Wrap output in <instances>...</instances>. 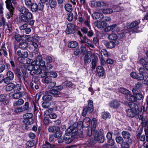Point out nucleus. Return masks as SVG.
I'll return each mask as SVG.
<instances>
[{"instance_id": "c85d7f7f", "label": "nucleus", "mask_w": 148, "mask_h": 148, "mask_svg": "<svg viewBox=\"0 0 148 148\" xmlns=\"http://www.w3.org/2000/svg\"><path fill=\"white\" fill-rule=\"evenodd\" d=\"M130 93V92L126 95V98L130 101L133 102L136 101V99H135L134 95L133 96Z\"/></svg>"}, {"instance_id": "ddd939ff", "label": "nucleus", "mask_w": 148, "mask_h": 148, "mask_svg": "<svg viewBox=\"0 0 148 148\" xmlns=\"http://www.w3.org/2000/svg\"><path fill=\"white\" fill-rule=\"evenodd\" d=\"M67 29L66 30V33L67 34L73 33L75 32V26L74 24L68 23L67 25Z\"/></svg>"}, {"instance_id": "6ab92c4d", "label": "nucleus", "mask_w": 148, "mask_h": 148, "mask_svg": "<svg viewBox=\"0 0 148 148\" xmlns=\"http://www.w3.org/2000/svg\"><path fill=\"white\" fill-rule=\"evenodd\" d=\"M94 24L99 29L103 28L106 25V23L102 21L98 22L97 21H95L94 22Z\"/></svg>"}, {"instance_id": "774afa93", "label": "nucleus", "mask_w": 148, "mask_h": 148, "mask_svg": "<svg viewBox=\"0 0 148 148\" xmlns=\"http://www.w3.org/2000/svg\"><path fill=\"white\" fill-rule=\"evenodd\" d=\"M14 88L16 90L18 91H19L21 88V85L20 84H17L16 85H15Z\"/></svg>"}, {"instance_id": "4d7b16f0", "label": "nucleus", "mask_w": 148, "mask_h": 148, "mask_svg": "<svg viewBox=\"0 0 148 148\" xmlns=\"http://www.w3.org/2000/svg\"><path fill=\"white\" fill-rule=\"evenodd\" d=\"M2 48L1 49H0V51H1L2 54H3L5 56L7 57L8 55V53L6 50V49L3 47V46H2Z\"/></svg>"}, {"instance_id": "393cba45", "label": "nucleus", "mask_w": 148, "mask_h": 148, "mask_svg": "<svg viewBox=\"0 0 148 148\" xmlns=\"http://www.w3.org/2000/svg\"><path fill=\"white\" fill-rule=\"evenodd\" d=\"M118 91L119 92L126 95L130 92L128 90L123 87L119 88L118 89Z\"/></svg>"}, {"instance_id": "e433bc0d", "label": "nucleus", "mask_w": 148, "mask_h": 148, "mask_svg": "<svg viewBox=\"0 0 148 148\" xmlns=\"http://www.w3.org/2000/svg\"><path fill=\"white\" fill-rule=\"evenodd\" d=\"M12 97L15 99H18L22 96V95L21 92H18L12 94Z\"/></svg>"}, {"instance_id": "6e6d98bb", "label": "nucleus", "mask_w": 148, "mask_h": 148, "mask_svg": "<svg viewBox=\"0 0 148 148\" xmlns=\"http://www.w3.org/2000/svg\"><path fill=\"white\" fill-rule=\"evenodd\" d=\"M111 19V18L110 17L107 16L104 17L103 16V17L102 18V20H101V21L106 23V22L110 21Z\"/></svg>"}, {"instance_id": "c756f323", "label": "nucleus", "mask_w": 148, "mask_h": 148, "mask_svg": "<svg viewBox=\"0 0 148 148\" xmlns=\"http://www.w3.org/2000/svg\"><path fill=\"white\" fill-rule=\"evenodd\" d=\"M59 129V128L58 127L53 126H49L48 128V130L49 132L52 133L58 130Z\"/></svg>"}, {"instance_id": "6e6552de", "label": "nucleus", "mask_w": 148, "mask_h": 148, "mask_svg": "<svg viewBox=\"0 0 148 148\" xmlns=\"http://www.w3.org/2000/svg\"><path fill=\"white\" fill-rule=\"evenodd\" d=\"M33 18L32 14L28 11L24 15H22L20 17V22H27L29 20L32 19Z\"/></svg>"}, {"instance_id": "c9c22d12", "label": "nucleus", "mask_w": 148, "mask_h": 148, "mask_svg": "<svg viewBox=\"0 0 148 148\" xmlns=\"http://www.w3.org/2000/svg\"><path fill=\"white\" fill-rule=\"evenodd\" d=\"M18 10L23 15L24 14L29 11L28 9L24 6H21L19 7Z\"/></svg>"}, {"instance_id": "69168bd1", "label": "nucleus", "mask_w": 148, "mask_h": 148, "mask_svg": "<svg viewBox=\"0 0 148 148\" xmlns=\"http://www.w3.org/2000/svg\"><path fill=\"white\" fill-rule=\"evenodd\" d=\"M22 38V36L18 34H16L14 36V38L17 41L21 40Z\"/></svg>"}, {"instance_id": "f704fd0d", "label": "nucleus", "mask_w": 148, "mask_h": 148, "mask_svg": "<svg viewBox=\"0 0 148 148\" xmlns=\"http://www.w3.org/2000/svg\"><path fill=\"white\" fill-rule=\"evenodd\" d=\"M132 143L128 142V140H126L125 142H123L121 144V147L122 148H129L130 145Z\"/></svg>"}, {"instance_id": "412c9836", "label": "nucleus", "mask_w": 148, "mask_h": 148, "mask_svg": "<svg viewBox=\"0 0 148 148\" xmlns=\"http://www.w3.org/2000/svg\"><path fill=\"white\" fill-rule=\"evenodd\" d=\"M104 44L107 48H112L115 46V42L112 41H105L104 42Z\"/></svg>"}, {"instance_id": "5fc2aeb1", "label": "nucleus", "mask_w": 148, "mask_h": 148, "mask_svg": "<svg viewBox=\"0 0 148 148\" xmlns=\"http://www.w3.org/2000/svg\"><path fill=\"white\" fill-rule=\"evenodd\" d=\"M28 56V53L27 51H24L22 52V56L21 58H27Z\"/></svg>"}, {"instance_id": "f03ea898", "label": "nucleus", "mask_w": 148, "mask_h": 148, "mask_svg": "<svg viewBox=\"0 0 148 148\" xmlns=\"http://www.w3.org/2000/svg\"><path fill=\"white\" fill-rule=\"evenodd\" d=\"M77 128L76 127V124L70 126L66 130L64 135V140L65 143L67 144L71 143L73 141V139L71 133H72L74 136L76 135L77 134Z\"/></svg>"}, {"instance_id": "052dcab7", "label": "nucleus", "mask_w": 148, "mask_h": 148, "mask_svg": "<svg viewBox=\"0 0 148 148\" xmlns=\"http://www.w3.org/2000/svg\"><path fill=\"white\" fill-rule=\"evenodd\" d=\"M101 53L102 55H103L105 57H108L109 56L107 51L105 49H103L101 51Z\"/></svg>"}, {"instance_id": "a878e982", "label": "nucleus", "mask_w": 148, "mask_h": 148, "mask_svg": "<svg viewBox=\"0 0 148 148\" xmlns=\"http://www.w3.org/2000/svg\"><path fill=\"white\" fill-rule=\"evenodd\" d=\"M139 92H136V93H133V95L134 96L135 99L136 100H140L142 99L143 97V95L141 93H139Z\"/></svg>"}, {"instance_id": "1a4fd4ad", "label": "nucleus", "mask_w": 148, "mask_h": 148, "mask_svg": "<svg viewBox=\"0 0 148 148\" xmlns=\"http://www.w3.org/2000/svg\"><path fill=\"white\" fill-rule=\"evenodd\" d=\"M90 119L88 117H86L84 119L83 121H80L79 122L78 124L77 123H75L74 124H76V127L78 128V126L79 125H81V127H88L90 123Z\"/></svg>"}, {"instance_id": "bf43d9fd", "label": "nucleus", "mask_w": 148, "mask_h": 148, "mask_svg": "<svg viewBox=\"0 0 148 148\" xmlns=\"http://www.w3.org/2000/svg\"><path fill=\"white\" fill-rule=\"evenodd\" d=\"M139 74H140L144 75L146 71L144 69L143 67H140L138 69Z\"/></svg>"}, {"instance_id": "4468645a", "label": "nucleus", "mask_w": 148, "mask_h": 148, "mask_svg": "<svg viewBox=\"0 0 148 148\" xmlns=\"http://www.w3.org/2000/svg\"><path fill=\"white\" fill-rule=\"evenodd\" d=\"M143 86V84L142 83L138 82L135 84V87L132 90L133 93H136V92H139Z\"/></svg>"}, {"instance_id": "0eeeda50", "label": "nucleus", "mask_w": 148, "mask_h": 148, "mask_svg": "<svg viewBox=\"0 0 148 148\" xmlns=\"http://www.w3.org/2000/svg\"><path fill=\"white\" fill-rule=\"evenodd\" d=\"M33 116L32 113H28L24 114L23 117L24 119L23 120V122L26 125H31L34 122V120L32 118Z\"/></svg>"}, {"instance_id": "de8ad7c7", "label": "nucleus", "mask_w": 148, "mask_h": 148, "mask_svg": "<svg viewBox=\"0 0 148 148\" xmlns=\"http://www.w3.org/2000/svg\"><path fill=\"white\" fill-rule=\"evenodd\" d=\"M74 85L72 83L69 81H66L63 83V85L66 87H71Z\"/></svg>"}, {"instance_id": "8fccbe9b", "label": "nucleus", "mask_w": 148, "mask_h": 148, "mask_svg": "<svg viewBox=\"0 0 148 148\" xmlns=\"http://www.w3.org/2000/svg\"><path fill=\"white\" fill-rule=\"evenodd\" d=\"M62 133L61 131H56V132L54 134V136L56 138L61 137L62 136Z\"/></svg>"}, {"instance_id": "72a5a7b5", "label": "nucleus", "mask_w": 148, "mask_h": 148, "mask_svg": "<svg viewBox=\"0 0 148 148\" xmlns=\"http://www.w3.org/2000/svg\"><path fill=\"white\" fill-rule=\"evenodd\" d=\"M78 43L75 41H72L70 42L68 44V47L71 48H73L77 47L78 45Z\"/></svg>"}, {"instance_id": "ea45409f", "label": "nucleus", "mask_w": 148, "mask_h": 148, "mask_svg": "<svg viewBox=\"0 0 148 148\" xmlns=\"http://www.w3.org/2000/svg\"><path fill=\"white\" fill-rule=\"evenodd\" d=\"M57 4L56 0H50L49 5L51 9L56 7L57 5Z\"/></svg>"}, {"instance_id": "473e14b6", "label": "nucleus", "mask_w": 148, "mask_h": 148, "mask_svg": "<svg viewBox=\"0 0 148 148\" xmlns=\"http://www.w3.org/2000/svg\"><path fill=\"white\" fill-rule=\"evenodd\" d=\"M32 106L34 107V112H37L38 111V108L39 107L38 103L37 101L35 100L34 101L32 104Z\"/></svg>"}, {"instance_id": "4be33fe9", "label": "nucleus", "mask_w": 148, "mask_h": 148, "mask_svg": "<svg viewBox=\"0 0 148 148\" xmlns=\"http://www.w3.org/2000/svg\"><path fill=\"white\" fill-rule=\"evenodd\" d=\"M93 18L94 19H99L102 20V18L103 17V14L101 13L95 12L92 15Z\"/></svg>"}, {"instance_id": "c03bdc74", "label": "nucleus", "mask_w": 148, "mask_h": 148, "mask_svg": "<svg viewBox=\"0 0 148 148\" xmlns=\"http://www.w3.org/2000/svg\"><path fill=\"white\" fill-rule=\"evenodd\" d=\"M97 121L95 118H93L91 122L92 129V130H95L97 126Z\"/></svg>"}, {"instance_id": "49530a36", "label": "nucleus", "mask_w": 148, "mask_h": 148, "mask_svg": "<svg viewBox=\"0 0 148 148\" xmlns=\"http://www.w3.org/2000/svg\"><path fill=\"white\" fill-rule=\"evenodd\" d=\"M51 105V104L50 102L48 101L44 102L42 104L43 107L45 108H48Z\"/></svg>"}, {"instance_id": "5701e85b", "label": "nucleus", "mask_w": 148, "mask_h": 148, "mask_svg": "<svg viewBox=\"0 0 148 148\" xmlns=\"http://www.w3.org/2000/svg\"><path fill=\"white\" fill-rule=\"evenodd\" d=\"M8 70L10 68V65L8 63H6L5 65L3 63H1L0 64V73H1L3 72L5 68Z\"/></svg>"}, {"instance_id": "f3484780", "label": "nucleus", "mask_w": 148, "mask_h": 148, "mask_svg": "<svg viewBox=\"0 0 148 148\" xmlns=\"http://www.w3.org/2000/svg\"><path fill=\"white\" fill-rule=\"evenodd\" d=\"M92 56V53L91 51H88L84 57V62L87 64L90 63L91 61V57Z\"/></svg>"}, {"instance_id": "603ef678", "label": "nucleus", "mask_w": 148, "mask_h": 148, "mask_svg": "<svg viewBox=\"0 0 148 148\" xmlns=\"http://www.w3.org/2000/svg\"><path fill=\"white\" fill-rule=\"evenodd\" d=\"M110 115L108 112H104L102 114V117L103 119H106L107 118L110 117Z\"/></svg>"}, {"instance_id": "3c124183", "label": "nucleus", "mask_w": 148, "mask_h": 148, "mask_svg": "<svg viewBox=\"0 0 148 148\" xmlns=\"http://www.w3.org/2000/svg\"><path fill=\"white\" fill-rule=\"evenodd\" d=\"M24 111L22 107H19L16 108L14 110L15 112L17 114H19L20 112Z\"/></svg>"}, {"instance_id": "79ce46f5", "label": "nucleus", "mask_w": 148, "mask_h": 148, "mask_svg": "<svg viewBox=\"0 0 148 148\" xmlns=\"http://www.w3.org/2000/svg\"><path fill=\"white\" fill-rule=\"evenodd\" d=\"M102 11L104 14H107L112 13L113 12V10L111 8H107L103 9Z\"/></svg>"}, {"instance_id": "a211bd4d", "label": "nucleus", "mask_w": 148, "mask_h": 148, "mask_svg": "<svg viewBox=\"0 0 148 148\" xmlns=\"http://www.w3.org/2000/svg\"><path fill=\"white\" fill-rule=\"evenodd\" d=\"M109 106L112 108H116L120 106L119 102L116 100H113L110 102L109 103Z\"/></svg>"}, {"instance_id": "0e129e2a", "label": "nucleus", "mask_w": 148, "mask_h": 148, "mask_svg": "<svg viewBox=\"0 0 148 148\" xmlns=\"http://www.w3.org/2000/svg\"><path fill=\"white\" fill-rule=\"evenodd\" d=\"M139 62L140 64L143 66H144L148 62H146L145 60L143 58L140 59Z\"/></svg>"}, {"instance_id": "7c9ffc66", "label": "nucleus", "mask_w": 148, "mask_h": 148, "mask_svg": "<svg viewBox=\"0 0 148 148\" xmlns=\"http://www.w3.org/2000/svg\"><path fill=\"white\" fill-rule=\"evenodd\" d=\"M30 7L31 10L32 12H36L38 10V5L36 3H33Z\"/></svg>"}, {"instance_id": "338daca9", "label": "nucleus", "mask_w": 148, "mask_h": 148, "mask_svg": "<svg viewBox=\"0 0 148 148\" xmlns=\"http://www.w3.org/2000/svg\"><path fill=\"white\" fill-rule=\"evenodd\" d=\"M92 68L95 69L97 65V61L95 59H93L92 60Z\"/></svg>"}, {"instance_id": "b1692460", "label": "nucleus", "mask_w": 148, "mask_h": 148, "mask_svg": "<svg viewBox=\"0 0 148 148\" xmlns=\"http://www.w3.org/2000/svg\"><path fill=\"white\" fill-rule=\"evenodd\" d=\"M51 93L54 95V96H58L60 94V92L57 90V87H53L52 88L50 91Z\"/></svg>"}, {"instance_id": "2f4dec72", "label": "nucleus", "mask_w": 148, "mask_h": 148, "mask_svg": "<svg viewBox=\"0 0 148 148\" xmlns=\"http://www.w3.org/2000/svg\"><path fill=\"white\" fill-rule=\"evenodd\" d=\"M64 8L68 12H71L73 10L72 5L69 3H66L64 5Z\"/></svg>"}, {"instance_id": "bb28decb", "label": "nucleus", "mask_w": 148, "mask_h": 148, "mask_svg": "<svg viewBox=\"0 0 148 148\" xmlns=\"http://www.w3.org/2000/svg\"><path fill=\"white\" fill-rule=\"evenodd\" d=\"M7 84H8L7 85L5 88L6 90L7 91H10L13 89H14L15 85L13 83H9Z\"/></svg>"}, {"instance_id": "f8f14e48", "label": "nucleus", "mask_w": 148, "mask_h": 148, "mask_svg": "<svg viewBox=\"0 0 148 148\" xmlns=\"http://www.w3.org/2000/svg\"><path fill=\"white\" fill-rule=\"evenodd\" d=\"M121 134L123 138L127 139V140H128V142L130 143H132V139L131 138V135L129 132L123 131L122 132Z\"/></svg>"}, {"instance_id": "37998d69", "label": "nucleus", "mask_w": 148, "mask_h": 148, "mask_svg": "<svg viewBox=\"0 0 148 148\" xmlns=\"http://www.w3.org/2000/svg\"><path fill=\"white\" fill-rule=\"evenodd\" d=\"M95 133V134L97 133L98 134V132L96 130H92V128H91L90 130H88L87 134L88 136H90L92 134L94 135V134H94Z\"/></svg>"}, {"instance_id": "9b49d317", "label": "nucleus", "mask_w": 148, "mask_h": 148, "mask_svg": "<svg viewBox=\"0 0 148 148\" xmlns=\"http://www.w3.org/2000/svg\"><path fill=\"white\" fill-rule=\"evenodd\" d=\"M140 23V21L139 20L135 21L132 22L130 25L128 26V27L130 29H132L134 30V32H137L136 30L139 27V24Z\"/></svg>"}, {"instance_id": "f257e3e1", "label": "nucleus", "mask_w": 148, "mask_h": 148, "mask_svg": "<svg viewBox=\"0 0 148 148\" xmlns=\"http://www.w3.org/2000/svg\"><path fill=\"white\" fill-rule=\"evenodd\" d=\"M36 62L34 61L33 64H32L27 66V69L30 71V74L32 75L40 74L41 78L44 77L47 75V72L40 69V66L36 64Z\"/></svg>"}, {"instance_id": "09e8293b", "label": "nucleus", "mask_w": 148, "mask_h": 148, "mask_svg": "<svg viewBox=\"0 0 148 148\" xmlns=\"http://www.w3.org/2000/svg\"><path fill=\"white\" fill-rule=\"evenodd\" d=\"M115 139L116 142L119 144H121L124 141L123 138L120 136L116 137Z\"/></svg>"}, {"instance_id": "4c0bfd02", "label": "nucleus", "mask_w": 148, "mask_h": 148, "mask_svg": "<svg viewBox=\"0 0 148 148\" xmlns=\"http://www.w3.org/2000/svg\"><path fill=\"white\" fill-rule=\"evenodd\" d=\"M28 44L25 42H23L20 43L19 47L23 49H25L28 47Z\"/></svg>"}, {"instance_id": "dca6fc26", "label": "nucleus", "mask_w": 148, "mask_h": 148, "mask_svg": "<svg viewBox=\"0 0 148 148\" xmlns=\"http://www.w3.org/2000/svg\"><path fill=\"white\" fill-rule=\"evenodd\" d=\"M97 74L100 77H103L105 71L104 68L101 66H98L96 68Z\"/></svg>"}, {"instance_id": "13d9d810", "label": "nucleus", "mask_w": 148, "mask_h": 148, "mask_svg": "<svg viewBox=\"0 0 148 148\" xmlns=\"http://www.w3.org/2000/svg\"><path fill=\"white\" fill-rule=\"evenodd\" d=\"M29 104L28 102H26L25 103L23 107H22V108L25 111L29 109Z\"/></svg>"}, {"instance_id": "e2e57ef3", "label": "nucleus", "mask_w": 148, "mask_h": 148, "mask_svg": "<svg viewBox=\"0 0 148 148\" xmlns=\"http://www.w3.org/2000/svg\"><path fill=\"white\" fill-rule=\"evenodd\" d=\"M52 81L51 78L50 76H47L46 77L45 79V82L46 84H49Z\"/></svg>"}, {"instance_id": "20e7f679", "label": "nucleus", "mask_w": 148, "mask_h": 148, "mask_svg": "<svg viewBox=\"0 0 148 148\" xmlns=\"http://www.w3.org/2000/svg\"><path fill=\"white\" fill-rule=\"evenodd\" d=\"M129 108L126 110L127 116L132 118L134 117L137 114V105L133 102H129L128 104Z\"/></svg>"}, {"instance_id": "423d86ee", "label": "nucleus", "mask_w": 148, "mask_h": 148, "mask_svg": "<svg viewBox=\"0 0 148 148\" xmlns=\"http://www.w3.org/2000/svg\"><path fill=\"white\" fill-rule=\"evenodd\" d=\"M94 110L93 102L92 100L88 101V107H86L84 108L82 113V115L83 116H85L87 114V112L90 113Z\"/></svg>"}, {"instance_id": "864d4df0", "label": "nucleus", "mask_w": 148, "mask_h": 148, "mask_svg": "<svg viewBox=\"0 0 148 148\" xmlns=\"http://www.w3.org/2000/svg\"><path fill=\"white\" fill-rule=\"evenodd\" d=\"M25 39L27 40L28 42H31L33 41L34 39L33 37H31L30 35H26L25 36Z\"/></svg>"}, {"instance_id": "a18cd8bd", "label": "nucleus", "mask_w": 148, "mask_h": 148, "mask_svg": "<svg viewBox=\"0 0 148 148\" xmlns=\"http://www.w3.org/2000/svg\"><path fill=\"white\" fill-rule=\"evenodd\" d=\"M17 77L19 79V81L20 82H22V81H24L25 80V78L22 74L21 72L20 71H18Z\"/></svg>"}, {"instance_id": "680f3d73", "label": "nucleus", "mask_w": 148, "mask_h": 148, "mask_svg": "<svg viewBox=\"0 0 148 148\" xmlns=\"http://www.w3.org/2000/svg\"><path fill=\"white\" fill-rule=\"evenodd\" d=\"M45 60L47 63H49L52 62L53 60V59L51 57L47 56L46 57Z\"/></svg>"}, {"instance_id": "a19ab883", "label": "nucleus", "mask_w": 148, "mask_h": 148, "mask_svg": "<svg viewBox=\"0 0 148 148\" xmlns=\"http://www.w3.org/2000/svg\"><path fill=\"white\" fill-rule=\"evenodd\" d=\"M108 37L109 39L112 40H115L118 38L117 35L115 34H109Z\"/></svg>"}, {"instance_id": "aec40b11", "label": "nucleus", "mask_w": 148, "mask_h": 148, "mask_svg": "<svg viewBox=\"0 0 148 148\" xmlns=\"http://www.w3.org/2000/svg\"><path fill=\"white\" fill-rule=\"evenodd\" d=\"M0 101H3L4 105H7L9 103V100L7 98L6 94H1L0 95Z\"/></svg>"}, {"instance_id": "39448f33", "label": "nucleus", "mask_w": 148, "mask_h": 148, "mask_svg": "<svg viewBox=\"0 0 148 148\" xmlns=\"http://www.w3.org/2000/svg\"><path fill=\"white\" fill-rule=\"evenodd\" d=\"M6 6L9 10V12H8L6 14V17L8 19H9L11 16L13 15L14 8L12 6V4L10 0H6L5 1Z\"/></svg>"}, {"instance_id": "2eb2a0df", "label": "nucleus", "mask_w": 148, "mask_h": 148, "mask_svg": "<svg viewBox=\"0 0 148 148\" xmlns=\"http://www.w3.org/2000/svg\"><path fill=\"white\" fill-rule=\"evenodd\" d=\"M97 133L94 134L95 139L100 143H103L105 140V137L103 134L101 133V135H98Z\"/></svg>"}, {"instance_id": "58836bf2", "label": "nucleus", "mask_w": 148, "mask_h": 148, "mask_svg": "<svg viewBox=\"0 0 148 148\" xmlns=\"http://www.w3.org/2000/svg\"><path fill=\"white\" fill-rule=\"evenodd\" d=\"M24 103V101L22 99H20L18 101L14 102L13 106H14L22 105Z\"/></svg>"}, {"instance_id": "9d476101", "label": "nucleus", "mask_w": 148, "mask_h": 148, "mask_svg": "<svg viewBox=\"0 0 148 148\" xmlns=\"http://www.w3.org/2000/svg\"><path fill=\"white\" fill-rule=\"evenodd\" d=\"M6 77L5 78L4 83L6 84H8L12 80L14 77V73L8 70L6 73Z\"/></svg>"}, {"instance_id": "7ed1b4c3", "label": "nucleus", "mask_w": 148, "mask_h": 148, "mask_svg": "<svg viewBox=\"0 0 148 148\" xmlns=\"http://www.w3.org/2000/svg\"><path fill=\"white\" fill-rule=\"evenodd\" d=\"M104 30L106 32H109L113 30V32L117 33L121 38L124 37L125 34L127 33L128 31L127 30L123 29L120 32V28L119 27L117 26L116 24H114L108 26L105 28Z\"/></svg>"}, {"instance_id": "cd10ccee", "label": "nucleus", "mask_w": 148, "mask_h": 148, "mask_svg": "<svg viewBox=\"0 0 148 148\" xmlns=\"http://www.w3.org/2000/svg\"><path fill=\"white\" fill-rule=\"evenodd\" d=\"M136 138L138 140L144 141L145 140V135H142L141 132H138L136 135Z\"/></svg>"}]
</instances>
